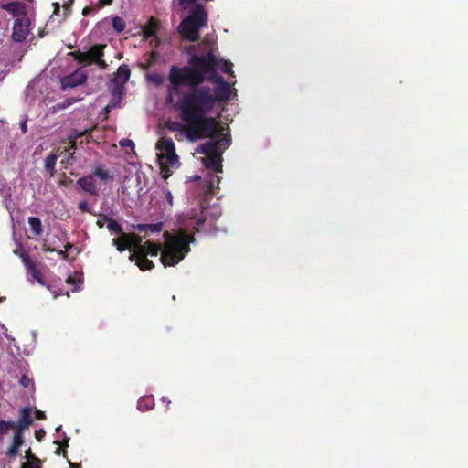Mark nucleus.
Wrapping results in <instances>:
<instances>
[{"instance_id":"f257e3e1","label":"nucleus","mask_w":468,"mask_h":468,"mask_svg":"<svg viewBox=\"0 0 468 468\" xmlns=\"http://www.w3.org/2000/svg\"><path fill=\"white\" fill-rule=\"evenodd\" d=\"M219 64V58L209 49L206 54L191 56L187 66H172L168 74L167 102L174 101V96L180 94L182 86L189 87L188 91L182 94L181 107L186 118L196 119L211 112L218 102L228 101L231 86L216 72Z\"/></svg>"},{"instance_id":"f03ea898","label":"nucleus","mask_w":468,"mask_h":468,"mask_svg":"<svg viewBox=\"0 0 468 468\" xmlns=\"http://www.w3.org/2000/svg\"><path fill=\"white\" fill-rule=\"evenodd\" d=\"M206 220L203 215V207H201L200 215L194 213L182 216L178 218V232L172 236L168 232L164 234L166 243L162 250L160 244L146 241L144 247H140V250L145 253V256L155 257L161 251V261L165 267H171L178 264L186 255L190 251V243L195 242L193 234L188 233V229L192 228L198 231V227L203 225Z\"/></svg>"},{"instance_id":"7ed1b4c3","label":"nucleus","mask_w":468,"mask_h":468,"mask_svg":"<svg viewBox=\"0 0 468 468\" xmlns=\"http://www.w3.org/2000/svg\"><path fill=\"white\" fill-rule=\"evenodd\" d=\"M181 103L182 96L174 104V107L178 112L181 122L185 124L178 122H169L167 128L170 131L184 133L186 139L190 142H196L204 138L215 139L222 134L225 128L220 127L218 129V122L213 117H207V113H204L202 117L196 119L186 118Z\"/></svg>"},{"instance_id":"20e7f679","label":"nucleus","mask_w":468,"mask_h":468,"mask_svg":"<svg viewBox=\"0 0 468 468\" xmlns=\"http://www.w3.org/2000/svg\"><path fill=\"white\" fill-rule=\"evenodd\" d=\"M207 22V12L202 4H197L191 13L184 18L178 26V32L182 37L190 42H197L200 38V28Z\"/></svg>"},{"instance_id":"39448f33","label":"nucleus","mask_w":468,"mask_h":468,"mask_svg":"<svg viewBox=\"0 0 468 468\" xmlns=\"http://www.w3.org/2000/svg\"><path fill=\"white\" fill-rule=\"evenodd\" d=\"M218 144L212 141H207L202 144L198 152L204 154L206 157L203 162L207 168L212 169L214 172H222V153L217 150Z\"/></svg>"},{"instance_id":"423d86ee","label":"nucleus","mask_w":468,"mask_h":468,"mask_svg":"<svg viewBox=\"0 0 468 468\" xmlns=\"http://www.w3.org/2000/svg\"><path fill=\"white\" fill-rule=\"evenodd\" d=\"M156 148L160 151L158 158L161 162L162 170H165V165L175 166L179 162V157L176 153V146L173 140L169 137H162L156 144Z\"/></svg>"},{"instance_id":"0eeeda50","label":"nucleus","mask_w":468,"mask_h":468,"mask_svg":"<svg viewBox=\"0 0 468 468\" xmlns=\"http://www.w3.org/2000/svg\"><path fill=\"white\" fill-rule=\"evenodd\" d=\"M105 48V44H95L86 52H81L80 50L71 51L69 53V56L72 57L74 60L82 66H90L104 56Z\"/></svg>"},{"instance_id":"6e6552de","label":"nucleus","mask_w":468,"mask_h":468,"mask_svg":"<svg viewBox=\"0 0 468 468\" xmlns=\"http://www.w3.org/2000/svg\"><path fill=\"white\" fill-rule=\"evenodd\" d=\"M22 261L27 271V274H29L33 280L37 281L39 284L43 286H47V288L52 292L53 297L57 298L59 295H62L64 292L62 290H59L58 292L52 289L51 285H47L43 276L39 270L37 268L36 262H34L28 255L22 254L21 255Z\"/></svg>"},{"instance_id":"1a4fd4ad","label":"nucleus","mask_w":468,"mask_h":468,"mask_svg":"<svg viewBox=\"0 0 468 468\" xmlns=\"http://www.w3.org/2000/svg\"><path fill=\"white\" fill-rule=\"evenodd\" d=\"M87 73L78 69L73 73L61 79V88L63 90L75 88L79 85L84 84L87 81Z\"/></svg>"},{"instance_id":"9d476101","label":"nucleus","mask_w":468,"mask_h":468,"mask_svg":"<svg viewBox=\"0 0 468 468\" xmlns=\"http://www.w3.org/2000/svg\"><path fill=\"white\" fill-rule=\"evenodd\" d=\"M29 22L27 18H18L13 25L12 37L16 42H23L29 34Z\"/></svg>"},{"instance_id":"9b49d317","label":"nucleus","mask_w":468,"mask_h":468,"mask_svg":"<svg viewBox=\"0 0 468 468\" xmlns=\"http://www.w3.org/2000/svg\"><path fill=\"white\" fill-rule=\"evenodd\" d=\"M33 409L30 406L24 407L19 410V418L16 422V430L25 432L28 427L33 424Z\"/></svg>"},{"instance_id":"f8f14e48","label":"nucleus","mask_w":468,"mask_h":468,"mask_svg":"<svg viewBox=\"0 0 468 468\" xmlns=\"http://www.w3.org/2000/svg\"><path fill=\"white\" fill-rule=\"evenodd\" d=\"M24 432L16 430L13 433L11 443L5 451L8 458H16L19 454V448L24 444Z\"/></svg>"},{"instance_id":"ddd939ff","label":"nucleus","mask_w":468,"mask_h":468,"mask_svg":"<svg viewBox=\"0 0 468 468\" xmlns=\"http://www.w3.org/2000/svg\"><path fill=\"white\" fill-rule=\"evenodd\" d=\"M160 24L157 19L154 17H150L147 23L143 27V36L144 38L153 37L154 40V46L157 47L159 45V38L157 37V32L159 30Z\"/></svg>"},{"instance_id":"4468645a","label":"nucleus","mask_w":468,"mask_h":468,"mask_svg":"<svg viewBox=\"0 0 468 468\" xmlns=\"http://www.w3.org/2000/svg\"><path fill=\"white\" fill-rule=\"evenodd\" d=\"M129 260L131 261H134L138 268L143 271L152 270L154 267V262L147 259V256H145L143 250L133 251L129 256Z\"/></svg>"},{"instance_id":"2eb2a0df","label":"nucleus","mask_w":468,"mask_h":468,"mask_svg":"<svg viewBox=\"0 0 468 468\" xmlns=\"http://www.w3.org/2000/svg\"><path fill=\"white\" fill-rule=\"evenodd\" d=\"M77 186H79L85 193H88L91 196H98L99 189L96 186V182L94 176L92 175L85 176L79 178L76 181Z\"/></svg>"},{"instance_id":"dca6fc26","label":"nucleus","mask_w":468,"mask_h":468,"mask_svg":"<svg viewBox=\"0 0 468 468\" xmlns=\"http://www.w3.org/2000/svg\"><path fill=\"white\" fill-rule=\"evenodd\" d=\"M130 76L131 70L129 69V66L126 64H122L117 69V71L114 73L112 81L117 84L123 85L129 80Z\"/></svg>"},{"instance_id":"f3484780","label":"nucleus","mask_w":468,"mask_h":468,"mask_svg":"<svg viewBox=\"0 0 468 468\" xmlns=\"http://www.w3.org/2000/svg\"><path fill=\"white\" fill-rule=\"evenodd\" d=\"M1 7L2 9L12 14L14 16L24 15L26 12V5L24 3L21 2H10L3 4Z\"/></svg>"},{"instance_id":"a211bd4d","label":"nucleus","mask_w":468,"mask_h":468,"mask_svg":"<svg viewBox=\"0 0 468 468\" xmlns=\"http://www.w3.org/2000/svg\"><path fill=\"white\" fill-rule=\"evenodd\" d=\"M164 224L162 222L154 224H137L134 229L139 232L159 233L163 230Z\"/></svg>"},{"instance_id":"6ab92c4d","label":"nucleus","mask_w":468,"mask_h":468,"mask_svg":"<svg viewBox=\"0 0 468 468\" xmlns=\"http://www.w3.org/2000/svg\"><path fill=\"white\" fill-rule=\"evenodd\" d=\"M101 218L103 219V221H106L107 229L111 232H114L116 234H121V235H122V233H124L122 226L118 221H116L113 218L108 217L107 215H103V214H101Z\"/></svg>"},{"instance_id":"aec40b11","label":"nucleus","mask_w":468,"mask_h":468,"mask_svg":"<svg viewBox=\"0 0 468 468\" xmlns=\"http://www.w3.org/2000/svg\"><path fill=\"white\" fill-rule=\"evenodd\" d=\"M127 233H122L120 238L112 239V245L116 247V249L120 252H123L125 250H130V246L128 244L127 238H131Z\"/></svg>"},{"instance_id":"412c9836","label":"nucleus","mask_w":468,"mask_h":468,"mask_svg":"<svg viewBox=\"0 0 468 468\" xmlns=\"http://www.w3.org/2000/svg\"><path fill=\"white\" fill-rule=\"evenodd\" d=\"M28 224L30 226L31 232L38 237L43 233V227L39 218L30 217L28 218Z\"/></svg>"},{"instance_id":"4be33fe9","label":"nucleus","mask_w":468,"mask_h":468,"mask_svg":"<svg viewBox=\"0 0 468 468\" xmlns=\"http://www.w3.org/2000/svg\"><path fill=\"white\" fill-rule=\"evenodd\" d=\"M154 406V399L152 396L142 397L137 401V409L140 411H146L152 410Z\"/></svg>"},{"instance_id":"5701e85b","label":"nucleus","mask_w":468,"mask_h":468,"mask_svg":"<svg viewBox=\"0 0 468 468\" xmlns=\"http://www.w3.org/2000/svg\"><path fill=\"white\" fill-rule=\"evenodd\" d=\"M128 234H129V236H132L131 238H127L131 253L133 251L140 250V247H144V244H142V241H143L142 238L134 233H128Z\"/></svg>"},{"instance_id":"b1692460","label":"nucleus","mask_w":468,"mask_h":468,"mask_svg":"<svg viewBox=\"0 0 468 468\" xmlns=\"http://www.w3.org/2000/svg\"><path fill=\"white\" fill-rule=\"evenodd\" d=\"M19 384L26 389L28 390V393L33 394L35 392V383L32 378L28 377L27 374H23L19 379Z\"/></svg>"},{"instance_id":"393cba45","label":"nucleus","mask_w":468,"mask_h":468,"mask_svg":"<svg viewBox=\"0 0 468 468\" xmlns=\"http://www.w3.org/2000/svg\"><path fill=\"white\" fill-rule=\"evenodd\" d=\"M214 143L218 144V147L217 148L218 151L223 154V152L230 146L232 143V139L229 133L224 134L223 137L218 141L211 140Z\"/></svg>"},{"instance_id":"a878e982","label":"nucleus","mask_w":468,"mask_h":468,"mask_svg":"<svg viewBox=\"0 0 468 468\" xmlns=\"http://www.w3.org/2000/svg\"><path fill=\"white\" fill-rule=\"evenodd\" d=\"M12 430L13 433L16 431V422L12 420H0V434L6 435Z\"/></svg>"},{"instance_id":"bb28decb","label":"nucleus","mask_w":468,"mask_h":468,"mask_svg":"<svg viewBox=\"0 0 468 468\" xmlns=\"http://www.w3.org/2000/svg\"><path fill=\"white\" fill-rule=\"evenodd\" d=\"M57 155L55 154H49L45 159V168L46 170L50 172V176H53L54 170H55V165L57 162Z\"/></svg>"},{"instance_id":"cd10ccee","label":"nucleus","mask_w":468,"mask_h":468,"mask_svg":"<svg viewBox=\"0 0 468 468\" xmlns=\"http://www.w3.org/2000/svg\"><path fill=\"white\" fill-rule=\"evenodd\" d=\"M112 25L114 30L118 33H122L126 27L124 20L119 16H115L112 18Z\"/></svg>"},{"instance_id":"c85d7f7f","label":"nucleus","mask_w":468,"mask_h":468,"mask_svg":"<svg viewBox=\"0 0 468 468\" xmlns=\"http://www.w3.org/2000/svg\"><path fill=\"white\" fill-rule=\"evenodd\" d=\"M93 176H96L100 179L103 181H108L112 179V177L110 176L109 172L106 171L102 166H97L93 172Z\"/></svg>"},{"instance_id":"c756f323","label":"nucleus","mask_w":468,"mask_h":468,"mask_svg":"<svg viewBox=\"0 0 468 468\" xmlns=\"http://www.w3.org/2000/svg\"><path fill=\"white\" fill-rule=\"evenodd\" d=\"M220 176L211 174L209 176V180L207 183L208 190L209 192H213L215 187H218L219 182H220Z\"/></svg>"},{"instance_id":"7c9ffc66","label":"nucleus","mask_w":468,"mask_h":468,"mask_svg":"<svg viewBox=\"0 0 468 468\" xmlns=\"http://www.w3.org/2000/svg\"><path fill=\"white\" fill-rule=\"evenodd\" d=\"M220 64L217 68H219L224 73L233 74L232 66L233 64L230 61L224 60L219 58Z\"/></svg>"},{"instance_id":"2f4dec72","label":"nucleus","mask_w":468,"mask_h":468,"mask_svg":"<svg viewBox=\"0 0 468 468\" xmlns=\"http://www.w3.org/2000/svg\"><path fill=\"white\" fill-rule=\"evenodd\" d=\"M149 81L154 83L155 85H161L164 81V76L160 73H151L147 76Z\"/></svg>"},{"instance_id":"473e14b6","label":"nucleus","mask_w":468,"mask_h":468,"mask_svg":"<svg viewBox=\"0 0 468 468\" xmlns=\"http://www.w3.org/2000/svg\"><path fill=\"white\" fill-rule=\"evenodd\" d=\"M22 468H42L41 461L39 458H33V461L24 463Z\"/></svg>"},{"instance_id":"72a5a7b5","label":"nucleus","mask_w":468,"mask_h":468,"mask_svg":"<svg viewBox=\"0 0 468 468\" xmlns=\"http://www.w3.org/2000/svg\"><path fill=\"white\" fill-rule=\"evenodd\" d=\"M69 438L65 435L64 439H63V441H62L61 447H58V448H57L55 450V454L60 455L62 453L63 457L66 458L67 457V451L66 450H62V447H68L69 446Z\"/></svg>"},{"instance_id":"f704fd0d","label":"nucleus","mask_w":468,"mask_h":468,"mask_svg":"<svg viewBox=\"0 0 468 468\" xmlns=\"http://www.w3.org/2000/svg\"><path fill=\"white\" fill-rule=\"evenodd\" d=\"M43 250L48 252L56 251L63 260H68V258H69V253L67 250H55L50 247H47V248L45 247Z\"/></svg>"},{"instance_id":"c9c22d12","label":"nucleus","mask_w":468,"mask_h":468,"mask_svg":"<svg viewBox=\"0 0 468 468\" xmlns=\"http://www.w3.org/2000/svg\"><path fill=\"white\" fill-rule=\"evenodd\" d=\"M120 145L122 147H130L132 150H133L135 146L133 141L130 139H122L120 141Z\"/></svg>"},{"instance_id":"e433bc0d","label":"nucleus","mask_w":468,"mask_h":468,"mask_svg":"<svg viewBox=\"0 0 468 468\" xmlns=\"http://www.w3.org/2000/svg\"><path fill=\"white\" fill-rule=\"evenodd\" d=\"M88 134H90V131L89 130H85L84 132H80L78 134H76L75 139L72 142H70V144H71L70 147L75 149L76 148L77 140L79 138H80V137H82L84 135H88Z\"/></svg>"},{"instance_id":"4c0bfd02","label":"nucleus","mask_w":468,"mask_h":468,"mask_svg":"<svg viewBox=\"0 0 468 468\" xmlns=\"http://www.w3.org/2000/svg\"><path fill=\"white\" fill-rule=\"evenodd\" d=\"M78 208L81 211V212H86V213H91L90 209V207L87 203V201H81L79 203L78 205Z\"/></svg>"},{"instance_id":"58836bf2","label":"nucleus","mask_w":468,"mask_h":468,"mask_svg":"<svg viewBox=\"0 0 468 468\" xmlns=\"http://www.w3.org/2000/svg\"><path fill=\"white\" fill-rule=\"evenodd\" d=\"M197 0H179V5L186 9L191 5L197 4Z\"/></svg>"},{"instance_id":"ea45409f","label":"nucleus","mask_w":468,"mask_h":468,"mask_svg":"<svg viewBox=\"0 0 468 468\" xmlns=\"http://www.w3.org/2000/svg\"><path fill=\"white\" fill-rule=\"evenodd\" d=\"M45 436L46 431L43 429H39L35 431V437L37 441H41Z\"/></svg>"},{"instance_id":"a19ab883","label":"nucleus","mask_w":468,"mask_h":468,"mask_svg":"<svg viewBox=\"0 0 468 468\" xmlns=\"http://www.w3.org/2000/svg\"><path fill=\"white\" fill-rule=\"evenodd\" d=\"M93 64H96L101 69H106L108 68V64L102 58H98Z\"/></svg>"},{"instance_id":"79ce46f5","label":"nucleus","mask_w":468,"mask_h":468,"mask_svg":"<svg viewBox=\"0 0 468 468\" xmlns=\"http://www.w3.org/2000/svg\"><path fill=\"white\" fill-rule=\"evenodd\" d=\"M35 418L37 420H46V414L44 411L40 410H35Z\"/></svg>"},{"instance_id":"37998d69","label":"nucleus","mask_w":468,"mask_h":468,"mask_svg":"<svg viewBox=\"0 0 468 468\" xmlns=\"http://www.w3.org/2000/svg\"><path fill=\"white\" fill-rule=\"evenodd\" d=\"M25 458L27 460V462H30V461H33V458H37V457L32 453L31 448H28L25 452Z\"/></svg>"},{"instance_id":"c03bdc74","label":"nucleus","mask_w":468,"mask_h":468,"mask_svg":"<svg viewBox=\"0 0 468 468\" xmlns=\"http://www.w3.org/2000/svg\"><path fill=\"white\" fill-rule=\"evenodd\" d=\"M106 223V221H103V219L101 218V215L99 216V218L96 222L97 226L101 229L103 228L104 224Z\"/></svg>"},{"instance_id":"a18cd8bd","label":"nucleus","mask_w":468,"mask_h":468,"mask_svg":"<svg viewBox=\"0 0 468 468\" xmlns=\"http://www.w3.org/2000/svg\"><path fill=\"white\" fill-rule=\"evenodd\" d=\"M69 464L70 468H81L80 463H72V462L69 461Z\"/></svg>"},{"instance_id":"49530a36","label":"nucleus","mask_w":468,"mask_h":468,"mask_svg":"<svg viewBox=\"0 0 468 468\" xmlns=\"http://www.w3.org/2000/svg\"><path fill=\"white\" fill-rule=\"evenodd\" d=\"M161 400L163 403L166 404L167 408H168L169 404L171 403V400L167 397H162Z\"/></svg>"},{"instance_id":"de8ad7c7","label":"nucleus","mask_w":468,"mask_h":468,"mask_svg":"<svg viewBox=\"0 0 468 468\" xmlns=\"http://www.w3.org/2000/svg\"><path fill=\"white\" fill-rule=\"evenodd\" d=\"M20 128L23 131V133L27 132V121L26 120L20 123Z\"/></svg>"},{"instance_id":"09e8293b","label":"nucleus","mask_w":468,"mask_h":468,"mask_svg":"<svg viewBox=\"0 0 468 468\" xmlns=\"http://www.w3.org/2000/svg\"><path fill=\"white\" fill-rule=\"evenodd\" d=\"M166 196H167V201H168V203H169L170 205H172V203H173V197H172L171 192H169V191H168V192H167V194H166Z\"/></svg>"},{"instance_id":"8fccbe9b","label":"nucleus","mask_w":468,"mask_h":468,"mask_svg":"<svg viewBox=\"0 0 468 468\" xmlns=\"http://www.w3.org/2000/svg\"><path fill=\"white\" fill-rule=\"evenodd\" d=\"M73 248V244L71 243H67L65 245V250L69 251V250H71Z\"/></svg>"},{"instance_id":"3c124183","label":"nucleus","mask_w":468,"mask_h":468,"mask_svg":"<svg viewBox=\"0 0 468 468\" xmlns=\"http://www.w3.org/2000/svg\"><path fill=\"white\" fill-rule=\"evenodd\" d=\"M67 283H74L75 282V280L72 278V277H68L67 280H66Z\"/></svg>"},{"instance_id":"603ef678","label":"nucleus","mask_w":468,"mask_h":468,"mask_svg":"<svg viewBox=\"0 0 468 468\" xmlns=\"http://www.w3.org/2000/svg\"><path fill=\"white\" fill-rule=\"evenodd\" d=\"M4 434H0V445H2L4 442Z\"/></svg>"},{"instance_id":"864d4df0","label":"nucleus","mask_w":468,"mask_h":468,"mask_svg":"<svg viewBox=\"0 0 468 468\" xmlns=\"http://www.w3.org/2000/svg\"><path fill=\"white\" fill-rule=\"evenodd\" d=\"M111 107H112L111 105H107V106L105 107V111H106V112H109Z\"/></svg>"},{"instance_id":"5fc2aeb1","label":"nucleus","mask_w":468,"mask_h":468,"mask_svg":"<svg viewBox=\"0 0 468 468\" xmlns=\"http://www.w3.org/2000/svg\"><path fill=\"white\" fill-rule=\"evenodd\" d=\"M89 12V8H84L83 14L86 15Z\"/></svg>"},{"instance_id":"6e6d98bb","label":"nucleus","mask_w":468,"mask_h":468,"mask_svg":"<svg viewBox=\"0 0 468 468\" xmlns=\"http://www.w3.org/2000/svg\"><path fill=\"white\" fill-rule=\"evenodd\" d=\"M60 429H61V426L58 427V428L56 429V431H60Z\"/></svg>"}]
</instances>
